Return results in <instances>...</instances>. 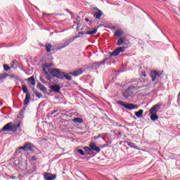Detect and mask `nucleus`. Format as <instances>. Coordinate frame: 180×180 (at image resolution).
<instances>
[{
  "label": "nucleus",
  "mask_w": 180,
  "mask_h": 180,
  "mask_svg": "<svg viewBox=\"0 0 180 180\" xmlns=\"http://www.w3.org/2000/svg\"><path fill=\"white\" fill-rule=\"evenodd\" d=\"M144 86H146V85H144V82L140 79H137L132 82V84L129 86V89H134L135 91H137V89L144 88Z\"/></svg>",
  "instance_id": "obj_1"
},
{
  "label": "nucleus",
  "mask_w": 180,
  "mask_h": 180,
  "mask_svg": "<svg viewBox=\"0 0 180 180\" xmlns=\"http://www.w3.org/2000/svg\"><path fill=\"white\" fill-rule=\"evenodd\" d=\"M50 75L51 77V79L53 78H59V79H63V72L60 71L57 68L51 69L49 70Z\"/></svg>",
  "instance_id": "obj_2"
},
{
  "label": "nucleus",
  "mask_w": 180,
  "mask_h": 180,
  "mask_svg": "<svg viewBox=\"0 0 180 180\" xmlns=\"http://www.w3.org/2000/svg\"><path fill=\"white\" fill-rule=\"evenodd\" d=\"M117 103L118 105H120L121 106H123V108H125V109H128V110H133L134 109H139V105L133 103H126L123 101H117Z\"/></svg>",
  "instance_id": "obj_3"
},
{
  "label": "nucleus",
  "mask_w": 180,
  "mask_h": 180,
  "mask_svg": "<svg viewBox=\"0 0 180 180\" xmlns=\"http://www.w3.org/2000/svg\"><path fill=\"white\" fill-rule=\"evenodd\" d=\"M17 130L18 127L16 125H12V122H8L0 130V133L2 131H16Z\"/></svg>",
  "instance_id": "obj_4"
},
{
  "label": "nucleus",
  "mask_w": 180,
  "mask_h": 180,
  "mask_svg": "<svg viewBox=\"0 0 180 180\" xmlns=\"http://www.w3.org/2000/svg\"><path fill=\"white\" fill-rule=\"evenodd\" d=\"M50 67H53V63H47L46 65H44L42 68V70L44 72V75L49 81H51V75H50V73H49V72H50V70H51ZM47 70L49 72L47 71Z\"/></svg>",
  "instance_id": "obj_5"
},
{
  "label": "nucleus",
  "mask_w": 180,
  "mask_h": 180,
  "mask_svg": "<svg viewBox=\"0 0 180 180\" xmlns=\"http://www.w3.org/2000/svg\"><path fill=\"white\" fill-rule=\"evenodd\" d=\"M77 37H75V38H65L64 39H63V44H62V46H59L58 48H56V50L60 51L62 49H65V47H67L68 46H70V44H71V43H72V41H74V40H75V39H77Z\"/></svg>",
  "instance_id": "obj_6"
},
{
  "label": "nucleus",
  "mask_w": 180,
  "mask_h": 180,
  "mask_svg": "<svg viewBox=\"0 0 180 180\" xmlns=\"http://www.w3.org/2000/svg\"><path fill=\"white\" fill-rule=\"evenodd\" d=\"M162 106V103H158V104L153 105L150 110V115H157L158 110H160V108Z\"/></svg>",
  "instance_id": "obj_7"
},
{
  "label": "nucleus",
  "mask_w": 180,
  "mask_h": 180,
  "mask_svg": "<svg viewBox=\"0 0 180 180\" xmlns=\"http://www.w3.org/2000/svg\"><path fill=\"white\" fill-rule=\"evenodd\" d=\"M33 144L30 142H27L24 144L23 146H20L18 150H23V151H33Z\"/></svg>",
  "instance_id": "obj_8"
},
{
  "label": "nucleus",
  "mask_w": 180,
  "mask_h": 180,
  "mask_svg": "<svg viewBox=\"0 0 180 180\" xmlns=\"http://www.w3.org/2000/svg\"><path fill=\"white\" fill-rule=\"evenodd\" d=\"M161 77V72L151 70L150 71V77L152 78L153 82L157 79V78H160Z\"/></svg>",
  "instance_id": "obj_9"
},
{
  "label": "nucleus",
  "mask_w": 180,
  "mask_h": 180,
  "mask_svg": "<svg viewBox=\"0 0 180 180\" xmlns=\"http://www.w3.org/2000/svg\"><path fill=\"white\" fill-rule=\"evenodd\" d=\"M107 61H108V58L104 59L103 60H102L100 63L96 62L92 64L91 67H92L93 70H98V68H99V67H101V65H105V64L106 63Z\"/></svg>",
  "instance_id": "obj_10"
},
{
  "label": "nucleus",
  "mask_w": 180,
  "mask_h": 180,
  "mask_svg": "<svg viewBox=\"0 0 180 180\" xmlns=\"http://www.w3.org/2000/svg\"><path fill=\"white\" fill-rule=\"evenodd\" d=\"M133 89H130V86H129L124 91H123L122 95L124 98L126 99H129L130 96L133 94Z\"/></svg>",
  "instance_id": "obj_11"
},
{
  "label": "nucleus",
  "mask_w": 180,
  "mask_h": 180,
  "mask_svg": "<svg viewBox=\"0 0 180 180\" xmlns=\"http://www.w3.org/2000/svg\"><path fill=\"white\" fill-rule=\"evenodd\" d=\"M91 151H96V153H99L101 151V148L96 146L95 142H92L89 144Z\"/></svg>",
  "instance_id": "obj_12"
},
{
  "label": "nucleus",
  "mask_w": 180,
  "mask_h": 180,
  "mask_svg": "<svg viewBox=\"0 0 180 180\" xmlns=\"http://www.w3.org/2000/svg\"><path fill=\"white\" fill-rule=\"evenodd\" d=\"M44 178L45 180H54L57 178V174H51L50 173H46L44 175Z\"/></svg>",
  "instance_id": "obj_13"
},
{
  "label": "nucleus",
  "mask_w": 180,
  "mask_h": 180,
  "mask_svg": "<svg viewBox=\"0 0 180 180\" xmlns=\"http://www.w3.org/2000/svg\"><path fill=\"white\" fill-rule=\"evenodd\" d=\"M82 74V69H77L70 72V75L72 77H78Z\"/></svg>",
  "instance_id": "obj_14"
},
{
  "label": "nucleus",
  "mask_w": 180,
  "mask_h": 180,
  "mask_svg": "<svg viewBox=\"0 0 180 180\" xmlns=\"http://www.w3.org/2000/svg\"><path fill=\"white\" fill-rule=\"evenodd\" d=\"M50 89H52L53 92H56L57 94L60 93L61 91V87L58 85H52L49 86Z\"/></svg>",
  "instance_id": "obj_15"
},
{
  "label": "nucleus",
  "mask_w": 180,
  "mask_h": 180,
  "mask_svg": "<svg viewBox=\"0 0 180 180\" xmlns=\"http://www.w3.org/2000/svg\"><path fill=\"white\" fill-rule=\"evenodd\" d=\"M30 94L27 93V94L25 95V98L24 100L25 106H27V105H29V103H30Z\"/></svg>",
  "instance_id": "obj_16"
},
{
  "label": "nucleus",
  "mask_w": 180,
  "mask_h": 180,
  "mask_svg": "<svg viewBox=\"0 0 180 180\" xmlns=\"http://www.w3.org/2000/svg\"><path fill=\"white\" fill-rule=\"evenodd\" d=\"M126 36L120 38L117 42V46H122L126 41Z\"/></svg>",
  "instance_id": "obj_17"
},
{
  "label": "nucleus",
  "mask_w": 180,
  "mask_h": 180,
  "mask_svg": "<svg viewBox=\"0 0 180 180\" xmlns=\"http://www.w3.org/2000/svg\"><path fill=\"white\" fill-rule=\"evenodd\" d=\"M123 34V30H117L115 32L114 36L115 37H117V39H120Z\"/></svg>",
  "instance_id": "obj_18"
},
{
  "label": "nucleus",
  "mask_w": 180,
  "mask_h": 180,
  "mask_svg": "<svg viewBox=\"0 0 180 180\" xmlns=\"http://www.w3.org/2000/svg\"><path fill=\"white\" fill-rule=\"evenodd\" d=\"M37 86H38L39 89H40V91H41L42 92L47 91V88H46V86H44V85L41 84V83H38Z\"/></svg>",
  "instance_id": "obj_19"
},
{
  "label": "nucleus",
  "mask_w": 180,
  "mask_h": 180,
  "mask_svg": "<svg viewBox=\"0 0 180 180\" xmlns=\"http://www.w3.org/2000/svg\"><path fill=\"white\" fill-rule=\"evenodd\" d=\"M102 15H103V12L98 11L94 13V18H95V19H97V20L101 19V18H102Z\"/></svg>",
  "instance_id": "obj_20"
},
{
  "label": "nucleus",
  "mask_w": 180,
  "mask_h": 180,
  "mask_svg": "<svg viewBox=\"0 0 180 180\" xmlns=\"http://www.w3.org/2000/svg\"><path fill=\"white\" fill-rule=\"evenodd\" d=\"M10 78H12L15 82H16V81H20V77L16 75H10Z\"/></svg>",
  "instance_id": "obj_21"
},
{
  "label": "nucleus",
  "mask_w": 180,
  "mask_h": 180,
  "mask_svg": "<svg viewBox=\"0 0 180 180\" xmlns=\"http://www.w3.org/2000/svg\"><path fill=\"white\" fill-rule=\"evenodd\" d=\"M72 122H74V123H84V120L81 117H76L72 120Z\"/></svg>",
  "instance_id": "obj_22"
},
{
  "label": "nucleus",
  "mask_w": 180,
  "mask_h": 180,
  "mask_svg": "<svg viewBox=\"0 0 180 180\" xmlns=\"http://www.w3.org/2000/svg\"><path fill=\"white\" fill-rule=\"evenodd\" d=\"M119 54H120L119 53V51L117 50V49H116L115 51H113L111 54L110 56L111 57H117V56H119Z\"/></svg>",
  "instance_id": "obj_23"
},
{
  "label": "nucleus",
  "mask_w": 180,
  "mask_h": 180,
  "mask_svg": "<svg viewBox=\"0 0 180 180\" xmlns=\"http://www.w3.org/2000/svg\"><path fill=\"white\" fill-rule=\"evenodd\" d=\"M28 82H30L31 85H36V80L34 79V77L28 78Z\"/></svg>",
  "instance_id": "obj_24"
},
{
  "label": "nucleus",
  "mask_w": 180,
  "mask_h": 180,
  "mask_svg": "<svg viewBox=\"0 0 180 180\" xmlns=\"http://www.w3.org/2000/svg\"><path fill=\"white\" fill-rule=\"evenodd\" d=\"M143 112L144 110H140L138 112H135V115L136 116V117H141V116H143Z\"/></svg>",
  "instance_id": "obj_25"
},
{
  "label": "nucleus",
  "mask_w": 180,
  "mask_h": 180,
  "mask_svg": "<svg viewBox=\"0 0 180 180\" xmlns=\"http://www.w3.org/2000/svg\"><path fill=\"white\" fill-rule=\"evenodd\" d=\"M45 47L47 53H50L51 51V48L53 47V45H51V44H46Z\"/></svg>",
  "instance_id": "obj_26"
},
{
  "label": "nucleus",
  "mask_w": 180,
  "mask_h": 180,
  "mask_svg": "<svg viewBox=\"0 0 180 180\" xmlns=\"http://www.w3.org/2000/svg\"><path fill=\"white\" fill-rule=\"evenodd\" d=\"M150 119L153 122H155V120H158V115L157 114H150Z\"/></svg>",
  "instance_id": "obj_27"
},
{
  "label": "nucleus",
  "mask_w": 180,
  "mask_h": 180,
  "mask_svg": "<svg viewBox=\"0 0 180 180\" xmlns=\"http://www.w3.org/2000/svg\"><path fill=\"white\" fill-rule=\"evenodd\" d=\"M6 77H8V74H6V73H3V74L0 75V82H2L4 81V79H5V78H6Z\"/></svg>",
  "instance_id": "obj_28"
},
{
  "label": "nucleus",
  "mask_w": 180,
  "mask_h": 180,
  "mask_svg": "<svg viewBox=\"0 0 180 180\" xmlns=\"http://www.w3.org/2000/svg\"><path fill=\"white\" fill-rule=\"evenodd\" d=\"M96 32H98L97 29H95L92 31H89L86 32V34H89L90 36H92V34H96Z\"/></svg>",
  "instance_id": "obj_29"
},
{
  "label": "nucleus",
  "mask_w": 180,
  "mask_h": 180,
  "mask_svg": "<svg viewBox=\"0 0 180 180\" xmlns=\"http://www.w3.org/2000/svg\"><path fill=\"white\" fill-rule=\"evenodd\" d=\"M63 79L64 78H65L66 79H68V81H71V79H72V77L70 75H64V72H63Z\"/></svg>",
  "instance_id": "obj_30"
},
{
  "label": "nucleus",
  "mask_w": 180,
  "mask_h": 180,
  "mask_svg": "<svg viewBox=\"0 0 180 180\" xmlns=\"http://www.w3.org/2000/svg\"><path fill=\"white\" fill-rule=\"evenodd\" d=\"M117 50H118V53H124V51L126 50V47L124 46H120L117 48Z\"/></svg>",
  "instance_id": "obj_31"
},
{
  "label": "nucleus",
  "mask_w": 180,
  "mask_h": 180,
  "mask_svg": "<svg viewBox=\"0 0 180 180\" xmlns=\"http://www.w3.org/2000/svg\"><path fill=\"white\" fill-rule=\"evenodd\" d=\"M127 144L131 148H137V146H136V143H134L133 142H128Z\"/></svg>",
  "instance_id": "obj_32"
},
{
  "label": "nucleus",
  "mask_w": 180,
  "mask_h": 180,
  "mask_svg": "<svg viewBox=\"0 0 180 180\" xmlns=\"http://www.w3.org/2000/svg\"><path fill=\"white\" fill-rule=\"evenodd\" d=\"M22 92L26 94V95L29 94V92H27V87L25 84L22 85Z\"/></svg>",
  "instance_id": "obj_33"
},
{
  "label": "nucleus",
  "mask_w": 180,
  "mask_h": 180,
  "mask_svg": "<svg viewBox=\"0 0 180 180\" xmlns=\"http://www.w3.org/2000/svg\"><path fill=\"white\" fill-rule=\"evenodd\" d=\"M77 151L80 154V155H85V153H84L82 149H77Z\"/></svg>",
  "instance_id": "obj_34"
},
{
  "label": "nucleus",
  "mask_w": 180,
  "mask_h": 180,
  "mask_svg": "<svg viewBox=\"0 0 180 180\" xmlns=\"http://www.w3.org/2000/svg\"><path fill=\"white\" fill-rule=\"evenodd\" d=\"M4 71H9V70H11V67H9L8 65H4Z\"/></svg>",
  "instance_id": "obj_35"
},
{
  "label": "nucleus",
  "mask_w": 180,
  "mask_h": 180,
  "mask_svg": "<svg viewBox=\"0 0 180 180\" xmlns=\"http://www.w3.org/2000/svg\"><path fill=\"white\" fill-rule=\"evenodd\" d=\"M58 112V110H55L52 111L51 113H49L48 115L53 116V115H54V113H57Z\"/></svg>",
  "instance_id": "obj_36"
},
{
  "label": "nucleus",
  "mask_w": 180,
  "mask_h": 180,
  "mask_svg": "<svg viewBox=\"0 0 180 180\" xmlns=\"http://www.w3.org/2000/svg\"><path fill=\"white\" fill-rule=\"evenodd\" d=\"M110 144H112V143L111 142H107L106 143L103 145V148H105V147H109Z\"/></svg>",
  "instance_id": "obj_37"
},
{
  "label": "nucleus",
  "mask_w": 180,
  "mask_h": 180,
  "mask_svg": "<svg viewBox=\"0 0 180 180\" xmlns=\"http://www.w3.org/2000/svg\"><path fill=\"white\" fill-rule=\"evenodd\" d=\"M93 9L94 11V13H96L97 12L101 11V10H99V8H98V7H94Z\"/></svg>",
  "instance_id": "obj_38"
},
{
  "label": "nucleus",
  "mask_w": 180,
  "mask_h": 180,
  "mask_svg": "<svg viewBox=\"0 0 180 180\" xmlns=\"http://www.w3.org/2000/svg\"><path fill=\"white\" fill-rule=\"evenodd\" d=\"M84 149L85 150V151H91V148H89L88 146L84 147Z\"/></svg>",
  "instance_id": "obj_39"
},
{
  "label": "nucleus",
  "mask_w": 180,
  "mask_h": 180,
  "mask_svg": "<svg viewBox=\"0 0 180 180\" xmlns=\"http://www.w3.org/2000/svg\"><path fill=\"white\" fill-rule=\"evenodd\" d=\"M36 96H37V98H39L40 99V98H43V94H36Z\"/></svg>",
  "instance_id": "obj_40"
},
{
  "label": "nucleus",
  "mask_w": 180,
  "mask_h": 180,
  "mask_svg": "<svg viewBox=\"0 0 180 180\" xmlns=\"http://www.w3.org/2000/svg\"><path fill=\"white\" fill-rule=\"evenodd\" d=\"M32 161H37V157L36 156H33L32 158H31Z\"/></svg>",
  "instance_id": "obj_41"
},
{
  "label": "nucleus",
  "mask_w": 180,
  "mask_h": 180,
  "mask_svg": "<svg viewBox=\"0 0 180 180\" xmlns=\"http://www.w3.org/2000/svg\"><path fill=\"white\" fill-rule=\"evenodd\" d=\"M40 81L42 82V84H46V80H44V79H42L41 77H40Z\"/></svg>",
  "instance_id": "obj_42"
},
{
  "label": "nucleus",
  "mask_w": 180,
  "mask_h": 180,
  "mask_svg": "<svg viewBox=\"0 0 180 180\" xmlns=\"http://www.w3.org/2000/svg\"><path fill=\"white\" fill-rule=\"evenodd\" d=\"M11 179H16V176H8Z\"/></svg>",
  "instance_id": "obj_43"
},
{
  "label": "nucleus",
  "mask_w": 180,
  "mask_h": 180,
  "mask_svg": "<svg viewBox=\"0 0 180 180\" xmlns=\"http://www.w3.org/2000/svg\"><path fill=\"white\" fill-rule=\"evenodd\" d=\"M102 137L101 134H98L97 136H95V139H101Z\"/></svg>",
  "instance_id": "obj_44"
},
{
  "label": "nucleus",
  "mask_w": 180,
  "mask_h": 180,
  "mask_svg": "<svg viewBox=\"0 0 180 180\" xmlns=\"http://www.w3.org/2000/svg\"><path fill=\"white\" fill-rule=\"evenodd\" d=\"M85 21H86V22H89V19L85 18Z\"/></svg>",
  "instance_id": "obj_45"
},
{
  "label": "nucleus",
  "mask_w": 180,
  "mask_h": 180,
  "mask_svg": "<svg viewBox=\"0 0 180 180\" xmlns=\"http://www.w3.org/2000/svg\"><path fill=\"white\" fill-rule=\"evenodd\" d=\"M79 34H84V32H79Z\"/></svg>",
  "instance_id": "obj_46"
},
{
  "label": "nucleus",
  "mask_w": 180,
  "mask_h": 180,
  "mask_svg": "<svg viewBox=\"0 0 180 180\" xmlns=\"http://www.w3.org/2000/svg\"><path fill=\"white\" fill-rule=\"evenodd\" d=\"M16 127H17V128L18 127H20V124H18V125H15Z\"/></svg>",
  "instance_id": "obj_47"
},
{
  "label": "nucleus",
  "mask_w": 180,
  "mask_h": 180,
  "mask_svg": "<svg viewBox=\"0 0 180 180\" xmlns=\"http://www.w3.org/2000/svg\"><path fill=\"white\" fill-rule=\"evenodd\" d=\"M118 126L119 127H122V124H119Z\"/></svg>",
  "instance_id": "obj_48"
},
{
  "label": "nucleus",
  "mask_w": 180,
  "mask_h": 180,
  "mask_svg": "<svg viewBox=\"0 0 180 180\" xmlns=\"http://www.w3.org/2000/svg\"><path fill=\"white\" fill-rule=\"evenodd\" d=\"M149 89H150V88H148V87L146 88V89H147L148 91Z\"/></svg>",
  "instance_id": "obj_49"
},
{
  "label": "nucleus",
  "mask_w": 180,
  "mask_h": 180,
  "mask_svg": "<svg viewBox=\"0 0 180 180\" xmlns=\"http://www.w3.org/2000/svg\"><path fill=\"white\" fill-rule=\"evenodd\" d=\"M115 180H119V179H117V178H115Z\"/></svg>",
  "instance_id": "obj_50"
},
{
  "label": "nucleus",
  "mask_w": 180,
  "mask_h": 180,
  "mask_svg": "<svg viewBox=\"0 0 180 180\" xmlns=\"http://www.w3.org/2000/svg\"><path fill=\"white\" fill-rule=\"evenodd\" d=\"M143 77H146V75H144Z\"/></svg>",
  "instance_id": "obj_51"
}]
</instances>
